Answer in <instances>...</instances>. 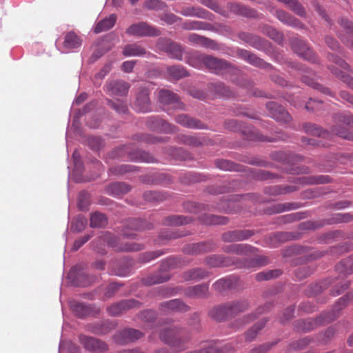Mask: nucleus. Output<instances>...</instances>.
Instances as JSON below:
<instances>
[{
    "label": "nucleus",
    "mask_w": 353,
    "mask_h": 353,
    "mask_svg": "<svg viewBox=\"0 0 353 353\" xmlns=\"http://www.w3.org/2000/svg\"><path fill=\"white\" fill-rule=\"evenodd\" d=\"M112 158L127 157L130 161L137 162L151 163L154 161V157L149 153L139 150H135L132 145H122L116 148L111 154Z\"/></svg>",
    "instance_id": "obj_1"
},
{
    "label": "nucleus",
    "mask_w": 353,
    "mask_h": 353,
    "mask_svg": "<svg viewBox=\"0 0 353 353\" xmlns=\"http://www.w3.org/2000/svg\"><path fill=\"white\" fill-rule=\"evenodd\" d=\"M175 260L174 259H168L163 261L161 265L159 272L155 274L148 276L143 279L142 281L145 285H152L158 283L166 282L170 279L168 270L171 267L175 266Z\"/></svg>",
    "instance_id": "obj_2"
},
{
    "label": "nucleus",
    "mask_w": 353,
    "mask_h": 353,
    "mask_svg": "<svg viewBox=\"0 0 353 353\" xmlns=\"http://www.w3.org/2000/svg\"><path fill=\"white\" fill-rule=\"evenodd\" d=\"M336 123H341L343 125H334L332 128V132L345 139H353V134L347 131L345 125L353 126V115L350 114H337L334 117Z\"/></svg>",
    "instance_id": "obj_3"
},
{
    "label": "nucleus",
    "mask_w": 353,
    "mask_h": 353,
    "mask_svg": "<svg viewBox=\"0 0 353 353\" xmlns=\"http://www.w3.org/2000/svg\"><path fill=\"white\" fill-rule=\"evenodd\" d=\"M197 59L212 72L222 74L225 72L230 68L229 63L224 60L208 56L199 54Z\"/></svg>",
    "instance_id": "obj_4"
},
{
    "label": "nucleus",
    "mask_w": 353,
    "mask_h": 353,
    "mask_svg": "<svg viewBox=\"0 0 353 353\" xmlns=\"http://www.w3.org/2000/svg\"><path fill=\"white\" fill-rule=\"evenodd\" d=\"M126 33L134 37H158L161 32L157 28L148 24L146 22H139L131 25L127 30Z\"/></svg>",
    "instance_id": "obj_5"
},
{
    "label": "nucleus",
    "mask_w": 353,
    "mask_h": 353,
    "mask_svg": "<svg viewBox=\"0 0 353 353\" xmlns=\"http://www.w3.org/2000/svg\"><path fill=\"white\" fill-rule=\"evenodd\" d=\"M105 241L116 251L134 252L141 250L144 248L143 244L120 242L117 237L110 233H106L105 234Z\"/></svg>",
    "instance_id": "obj_6"
},
{
    "label": "nucleus",
    "mask_w": 353,
    "mask_h": 353,
    "mask_svg": "<svg viewBox=\"0 0 353 353\" xmlns=\"http://www.w3.org/2000/svg\"><path fill=\"white\" fill-rule=\"evenodd\" d=\"M266 108L270 116L278 121L288 123L292 120L289 113L283 107L274 101L267 103Z\"/></svg>",
    "instance_id": "obj_7"
},
{
    "label": "nucleus",
    "mask_w": 353,
    "mask_h": 353,
    "mask_svg": "<svg viewBox=\"0 0 353 353\" xmlns=\"http://www.w3.org/2000/svg\"><path fill=\"white\" fill-rule=\"evenodd\" d=\"M293 51L304 59L314 61L315 55L307 44L299 39H294L291 43Z\"/></svg>",
    "instance_id": "obj_8"
},
{
    "label": "nucleus",
    "mask_w": 353,
    "mask_h": 353,
    "mask_svg": "<svg viewBox=\"0 0 353 353\" xmlns=\"http://www.w3.org/2000/svg\"><path fill=\"white\" fill-rule=\"evenodd\" d=\"M140 303L134 299H126L112 304L108 308V313L112 316H119L123 311L139 307Z\"/></svg>",
    "instance_id": "obj_9"
},
{
    "label": "nucleus",
    "mask_w": 353,
    "mask_h": 353,
    "mask_svg": "<svg viewBox=\"0 0 353 353\" xmlns=\"http://www.w3.org/2000/svg\"><path fill=\"white\" fill-rule=\"evenodd\" d=\"M79 341L83 347L90 351L103 352L107 350V345L104 342L94 337L81 335Z\"/></svg>",
    "instance_id": "obj_10"
},
{
    "label": "nucleus",
    "mask_w": 353,
    "mask_h": 353,
    "mask_svg": "<svg viewBox=\"0 0 353 353\" xmlns=\"http://www.w3.org/2000/svg\"><path fill=\"white\" fill-rule=\"evenodd\" d=\"M157 96L158 101L163 110L169 112L170 110L168 107L172 106L174 111L176 98L174 92L168 89H161L158 92Z\"/></svg>",
    "instance_id": "obj_11"
},
{
    "label": "nucleus",
    "mask_w": 353,
    "mask_h": 353,
    "mask_svg": "<svg viewBox=\"0 0 353 353\" xmlns=\"http://www.w3.org/2000/svg\"><path fill=\"white\" fill-rule=\"evenodd\" d=\"M142 336L143 334L140 331L132 328H128L117 332L114 335V340L119 343H126L129 341H133L139 339Z\"/></svg>",
    "instance_id": "obj_12"
},
{
    "label": "nucleus",
    "mask_w": 353,
    "mask_h": 353,
    "mask_svg": "<svg viewBox=\"0 0 353 353\" xmlns=\"http://www.w3.org/2000/svg\"><path fill=\"white\" fill-rule=\"evenodd\" d=\"M130 85L123 81H112L107 83L106 91L110 95L123 96L129 90Z\"/></svg>",
    "instance_id": "obj_13"
},
{
    "label": "nucleus",
    "mask_w": 353,
    "mask_h": 353,
    "mask_svg": "<svg viewBox=\"0 0 353 353\" xmlns=\"http://www.w3.org/2000/svg\"><path fill=\"white\" fill-rule=\"evenodd\" d=\"M209 285L202 283L194 286L188 287L183 290L184 294L192 299H203L208 296Z\"/></svg>",
    "instance_id": "obj_14"
},
{
    "label": "nucleus",
    "mask_w": 353,
    "mask_h": 353,
    "mask_svg": "<svg viewBox=\"0 0 353 353\" xmlns=\"http://www.w3.org/2000/svg\"><path fill=\"white\" fill-rule=\"evenodd\" d=\"M70 307L75 315L79 318H84L97 312V310L90 305L75 301L70 302Z\"/></svg>",
    "instance_id": "obj_15"
},
{
    "label": "nucleus",
    "mask_w": 353,
    "mask_h": 353,
    "mask_svg": "<svg viewBox=\"0 0 353 353\" xmlns=\"http://www.w3.org/2000/svg\"><path fill=\"white\" fill-rule=\"evenodd\" d=\"M134 105L139 112H147L151 110L148 90L143 89L139 92Z\"/></svg>",
    "instance_id": "obj_16"
},
{
    "label": "nucleus",
    "mask_w": 353,
    "mask_h": 353,
    "mask_svg": "<svg viewBox=\"0 0 353 353\" xmlns=\"http://www.w3.org/2000/svg\"><path fill=\"white\" fill-rule=\"evenodd\" d=\"M152 225L148 224L145 225V222L139 219H131L129 220L125 225V228L123 230V236L129 238H134L135 234L131 233L130 230H141L144 229H150Z\"/></svg>",
    "instance_id": "obj_17"
},
{
    "label": "nucleus",
    "mask_w": 353,
    "mask_h": 353,
    "mask_svg": "<svg viewBox=\"0 0 353 353\" xmlns=\"http://www.w3.org/2000/svg\"><path fill=\"white\" fill-rule=\"evenodd\" d=\"M157 48L159 50L165 52L172 58H175L176 57V46L169 39H159L157 43Z\"/></svg>",
    "instance_id": "obj_18"
},
{
    "label": "nucleus",
    "mask_w": 353,
    "mask_h": 353,
    "mask_svg": "<svg viewBox=\"0 0 353 353\" xmlns=\"http://www.w3.org/2000/svg\"><path fill=\"white\" fill-rule=\"evenodd\" d=\"M122 53L125 57H143L150 54L144 47L137 43L125 46Z\"/></svg>",
    "instance_id": "obj_19"
},
{
    "label": "nucleus",
    "mask_w": 353,
    "mask_h": 353,
    "mask_svg": "<svg viewBox=\"0 0 353 353\" xmlns=\"http://www.w3.org/2000/svg\"><path fill=\"white\" fill-rule=\"evenodd\" d=\"M223 250L225 252L235 253L236 254L246 255L252 254L254 251V248L247 244H234L226 245L223 248Z\"/></svg>",
    "instance_id": "obj_20"
},
{
    "label": "nucleus",
    "mask_w": 353,
    "mask_h": 353,
    "mask_svg": "<svg viewBox=\"0 0 353 353\" xmlns=\"http://www.w3.org/2000/svg\"><path fill=\"white\" fill-rule=\"evenodd\" d=\"M210 315L212 318L218 321L225 320L228 317L231 316L230 314L229 303H228L224 305L214 307L210 310Z\"/></svg>",
    "instance_id": "obj_21"
},
{
    "label": "nucleus",
    "mask_w": 353,
    "mask_h": 353,
    "mask_svg": "<svg viewBox=\"0 0 353 353\" xmlns=\"http://www.w3.org/2000/svg\"><path fill=\"white\" fill-rule=\"evenodd\" d=\"M250 236L251 233L249 231L234 230L223 233L222 239L225 242H232L246 239Z\"/></svg>",
    "instance_id": "obj_22"
},
{
    "label": "nucleus",
    "mask_w": 353,
    "mask_h": 353,
    "mask_svg": "<svg viewBox=\"0 0 353 353\" xmlns=\"http://www.w3.org/2000/svg\"><path fill=\"white\" fill-rule=\"evenodd\" d=\"M341 26L344 29L345 34H347V39L345 37L340 35L343 42L346 43L347 45L353 48V23L347 19L341 18L339 21Z\"/></svg>",
    "instance_id": "obj_23"
},
{
    "label": "nucleus",
    "mask_w": 353,
    "mask_h": 353,
    "mask_svg": "<svg viewBox=\"0 0 353 353\" xmlns=\"http://www.w3.org/2000/svg\"><path fill=\"white\" fill-rule=\"evenodd\" d=\"M238 279L236 277L221 279L216 281L213 286L219 292L236 288Z\"/></svg>",
    "instance_id": "obj_24"
},
{
    "label": "nucleus",
    "mask_w": 353,
    "mask_h": 353,
    "mask_svg": "<svg viewBox=\"0 0 353 353\" xmlns=\"http://www.w3.org/2000/svg\"><path fill=\"white\" fill-rule=\"evenodd\" d=\"M81 38L74 32H68L64 38L63 47L68 50L77 49L81 46Z\"/></svg>",
    "instance_id": "obj_25"
},
{
    "label": "nucleus",
    "mask_w": 353,
    "mask_h": 353,
    "mask_svg": "<svg viewBox=\"0 0 353 353\" xmlns=\"http://www.w3.org/2000/svg\"><path fill=\"white\" fill-rule=\"evenodd\" d=\"M178 123L189 128L203 129L205 128L204 124L200 121L183 114H178Z\"/></svg>",
    "instance_id": "obj_26"
},
{
    "label": "nucleus",
    "mask_w": 353,
    "mask_h": 353,
    "mask_svg": "<svg viewBox=\"0 0 353 353\" xmlns=\"http://www.w3.org/2000/svg\"><path fill=\"white\" fill-rule=\"evenodd\" d=\"M107 192L110 194L118 196L128 192L130 187L125 183H113L107 188Z\"/></svg>",
    "instance_id": "obj_27"
},
{
    "label": "nucleus",
    "mask_w": 353,
    "mask_h": 353,
    "mask_svg": "<svg viewBox=\"0 0 353 353\" xmlns=\"http://www.w3.org/2000/svg\"><path fill=\"white\" fill-rule=\"evenodd\" d=\"M116 20V15L111 14L110 17L98 22L94 29V32L97 34L110 30L114 26Z\"/></svg>",
    "instance_id": "obj_28"
},
{
    "label": "nucleus",
    "mask_w": 353,
    "mask_h": 353,
    "mask_svg": "<svg viewBox=\"0 0 353 353\" xmlns=\"http://www.w3.org/2000/svg\"><path fill=\"white\" fill-rule=\"evenodd\" d=\"M239 55L243 59H245L248 63H250V64H252L254 66L264 68L266 65V63L262 59H261L260 58L257 57L256 55L252 54L251 52H250L247 50H241L239 51Z\"/></svg>",
    "instance_id": "obj_29"
},
{
    "label": "nucleus",
    "mask_w": 353,
    "mask_h": 353,
    "mask_svg": "<svg viewBox=\"0 0 353 353\" xmlns=\"http://www.w3.org/2000/svg\"><path fill=\"white\" fill-rule=\"evenodd\" d=\"M208 272L202 268H193L184 273V279L187 281H197L208 276Z\"/></svg>",
    "instance_id": "obj_30"
},
{
    "label": "nucleus",
    "mask_w": 353,
    "mask_h": 353,
    "mask_svg": "<svg viewBox=\"0 0 353 353\" xmlns=\"http://www.w3.org/2000/svg\"><path fill=\"white\" fill-rule=\"evenodd\" d=\"M207 263L212 267L229 266L234 263L230 258H225L221 255H214L207 259Z\"/></svg>",
    "instance_id": "obj_31"
},
{
    "label": "nucleus",
    "mask_w": 353,
    "mask_h": 353,
    "mask_svg": "<svg viewBox=\"0 0 353 353\" xmlns=\"http://www.w3.org/2000/svg\"><path fill=\"white\" fill-rule=\"evenodd\" d=\"M304 131L311 135L323 137L327 138L330 136V132L323 130L318 125L313 123H305L303 125Z\"/></svg>",
    "instance_id": "obj_32"
},
{
    "label": "nucleus",
    "mask_w": 353,
    "mask_h": 353,
    "mask_svg": "<svg viewBox=\"0 0 353 353\" xmlns=\"http://www.w3.org/2000/svg\"><path fill=\"white\" fill-rule=\"evenodd\" d=\"M328 69L332 74H334L336 77L345 83L348 88L353 90V77L345 74L342 71L339 70L334 65L329 66Z\"/></svg>",
    "instance_id": "obj_33"
},
{
    "label": "nucleus",
    "mask_w": 353,
    "mask_h": 353,
    "mask_svg": "<svg viewBox=\"0 0 353 353\" xmlns=\"http://www.w3.org/2000/svg\"><path fill=\"white\" fill-rule=\"evenodd\" d=\"M201 221L206 225H223L227 223L228 219L224 216L213 214H204L201 217Z\"/></svg>",
    "instance_id": "obj_34"
},
{
    "label": "nucleus",
    "mask_w": 353,
    "mask_h": 353,
    "mask_svg": "<svg viewBox=\"0 0 353 353\" xmlns=\"http://www.w3.org/2000/svg\"><path fill=\"white\" fill-rule=\"evenodd\" d=\"M228 8L234 13L243 15L248 17H254V11L245 6H241L236 3H230Z\"/></svg>",
    "instance_id": "obj_35"
},
{
    "label": "nucleus",
    "mask_w": 353,
    "mask_h": 353,
    "mask_svg": "<svg viewBox=\"0 0 353 353\" xmlns=\"http://www.w3.org/2000/svg\"><path fill=\"white\" fill-rule=\"evenodd\" d=\"M301 79L303 83L311 86L314 89L318 90L325 94L332 96V92L329 88H325L319 83L314 81L313 79L310 78L307 74H303L301 77Z\"/></svg>",
    "instance_id": "obj_36"
},
{
    "label": "nucleus",
    "mask_w": 353,
    "mask_h": 353,
    "mask_svg": "<svg viewBox=\"0 0 353 353\" xmlns=\"http://www.w3.org/2000/svg\"><path fill=\"white\" fill-rule=\"evenodd\" d=\"M108 219L106 216L99 212L92 213L90 216V227L103 228L107 225Z\"/></svg>",
    "instance_id": "obj_37"
},
{
    "label": "nucleus",
    "mask_w": 353,
    "mask_h": 353,
    "mask_svg": "<svg viewBox=\"0 0 353 353\" xmlns=\"http://www.w3.org/2000/svg\"><path fill=\"white\" fill-rule=\"evenodd\" d=\"M175 330L170 327H165L160 333L161 339L169 345H174L176 338Z\"/></svg>",
    "instance_id": "obj_38"
},
{
    "label": "nucleus",
    "mask_w": 353,
    "mask_h": 353,
    "mask_svg": "<svg viewBox=\"0 0 353 353\" xmlns=\"http://www.w3.org/2000/svg\"><path fill=\"white\" fill-rule=\"evenodd\" d=\"M228 303L231 316L244 312L249 305L247 301H232Z\"/></svg>",
    "instance_id": "obj_39"
},
{
    "label": "nucleus",
    "mask_w": 353,
    "mask_h": 353,
    "mask_svg": "<svg viewBox=\"0 0 353 353\" xmlns=\"http://www.w3.org/2000/svg\"><path fill=\"white\" fill-rule=\"evenodd\" d=\"M263 32L268 35L269 37L276 41V42H281L283 40V35L275 28L270 26H264L263 28Z\"/></svg>",
    "instance_id": "obj_40"
},
{
    "label": "nucleus",
    "mask_w": 353,
    "mask_h": 353,
    "mask_svg": "<svg viewBox=\"0 0 353 353\" xmlns=\"http://www.w3.org/2000/svg\"><path fill=\"white\" fill-rule=\"evenodd\" d=\"M165 4L161 0H145L143 8L150 10H163Z\"/></svg>",
    "instance_id": "obj_41"
},
{
    "label": "nucleus",
    "mask_w": 353,
    "mask_h": 353,
    "mask_svg": "<svg viewBox=\"0 0 353 353\" xmlns=\"http://www.w3.org/2000/svg\"><path fill=\"white\" fill-rule=\"evenodd\" d=\"M265 321L261 320L256 323L251 329L245 334V338L248 341H252L255 338L258 332L265 326Z\"/></svg>",
    "instance_id": "obj_42"
},
{
    "label": "nucleus",
    "mask_w": 353,
    "mask_h": 353,
    "mask_svg": "<svg viewBox=\"0 0 353 353\" xmlns=\"http://www.w3.org/2000/svg\"><path fill=\"white\" fill-rule=\"evenodd\" d=\"M276 16L281 22L284 23L288 24L290 26L296 25L295 19L291 15H290L288 13L285 12L283 10H276Z\"/></svg>",
    "instance_id": "obj_43"
},
{
    "label": "nucleus",
    "mask_w": 353,
    "mask_h": 353,
    "mask_svg": "<svg viewBox=\"0 0 353 353\" xmlns=\"http://www.w3.org/2000/svg\"><path fill=\"white\" fill-rule=\"evenodd\" d=\"M327 59L330 61L335 63L336 65L341 67V68L349 72H353L349 64L336 55H334V54H330L327 56Z\"/></svg>",
    "instance_id": "obj_44"
},
{
    "label": "nucleus",
    "mask_w": 353,
    "mask_h": 353,
    "mask_svg": "<svg viewBox=\"0 0 353 353\" xmlns=\"http://www.w3.org/2000/svg\"><path fill=\"white\" fill-rule=\"evenodd\" d=\"M281 274L280 270H269L267 272H262L256 275L258 281L269 280L273 278L278 277Z\"/></svg>",
    "instance_id": "obj_45"
},
{
    "label": "nucleus",
    "mask_w": 353,
    "mask_h": 353,
    "mask_svg": "<svg viewBox=\"0 0 353 353\" xmlns=\"http://www.w3.org/2000/svg\"><path fill=\"white\" fill-rule=\"evenodd\" d=\"M134 170V167L130 165H120L112 167L110 171L114 174H123Z\"/></svg>",
    "instance_id": "obj_46"
},
{
    "label": "nucleus",
    "mask_w": 353,
    "mask_h": 353,
    "mask_svg": "<svg viewBox=\"0 0 353 353\" xmlns=\"http://www.w3.org/2000/svg\"><path fill=\"white\" fill-rule=\"evenodd\" d=\"M108 104L119 113H125L128 110L126 104L120 100L116 101L108 100Z\"/></svg>",
    "instance_id": "obj_47"
},
{
    "label": "nucleus",
    "mask_w": 353,
    "mask_h": 353,
    "mask_svg": "<svg viewBox=\"0 0 353 353\" xmlns=\"http://www.w3.org/2000/svg\"><path fill=\"white\" fill-rule=\"evenodd\" d=\"M216 165L223 170H236V165L232 162L225 159L216 161Z\"/></svg>",
    "instance_id": "obj_48"
},
{
    "label": "nucleus",
    "mask_w": 353,
    "mask_h": 353,
    "mask_svg": "<svg viewBox=\"0 0 353 353\" xmlns=\"http://www.w3.org/2000/svg\"><path fill=\"white\" fill-rule=\"evenodd\" d=\"M87 225V219L83 216H79L75 221L72 224V228L75 231H82Z\"/></svg>",
    "instance_id": "obj_49"
},
{
    "label": "nucleus",
    "mask_w": 353,
    "mask_h": 353,
    "mask_svg": "<svg viewBox=\"0 0 353 353\" xmlns=\"http://www.w3.org/2000/svg\"><path fill=\"white\" fill-rule=\"evenodd\" d=\"M163 254L162 251H152V252H148L145 253H143L141 256V260L144 262L147 263L152 260H154L157 259V257L161 256Z\"/></svg>",
    "instance_id": "obj_50"
},
{
    "label": "nucleus",
    "mask_w": 353,
    "mask_h": 353,
    "mask_svg": "<svg viewBox=\"0 0 353 353\" xmlns=\"http://www.w3.org/2000/svg\"><path fill=\"white\" fill-rule=\"evenodd\" d=\"M175 234L173 232L165 231L161 232L159 235L158 238L155 240L157 244H163L164 241H167L171 239L174 238Z\"/></svg>",
    "instance_id": "obj_51"
},
{
    "label": "nucleus",
    "mask_w": 353,
    "mask_h": 353,
    "mask_svg": "<svg viewBox=\"0 0 353 353\" xmlns=\"http://www.w3.org/2000/svg\"><path fill=\"white\" fill-rule=\"evenodd\" d=\"M162 310L166 313L174 312L176 309V301L175 299L163 302L161 304Z\"/></svg>",
    "instance_id": "obj_52"
},
{
    "label": "nucleus",
    "mask_w": 353,
    "mask_h": 353,
    "mask_svg": "<svg viewBox=\"0 0 353 353\" xmlns=\"http://www.w3.org/2000/svg\"><path fill=\"white\" fill-rule=\"evenodd\" d=\"M265 262L259 261L258 260L255 259H249L246 260L243 263H239L237 264V267L239 268H254L256 266H261L264 265Z\"/></svg>",
    "instance_id": "obj_53"
},
{
    "label": "nucleus",
    "mask_w": 353,
    "mask_h": 353,
    "mask_svg": "<svg viewBox=\"0 0 353 353\" xmlns=\"http://www.w3.org/2000/svg\"><path fill=\"white\" fill-rule=\"evenodd\" d=\"M330 181V178L328 176H314L307 181L310 184H323L327 183Z\"/></svg>",
    "instance_id": "obj_54"
},
{
    "label": "nucleus",
    "mask_w": 353,
    "mask_h": 353,
    "mask_svg": "<svg viewBox=\"0 0 353 353\" xmlns=\"http://www.w3.org/2000/svg\"><path fill=\"white\" fill-rule=\"evenodd\" d=\"M90 238L91 235L86 234L83 237H81L79 239L76 240L73 244L72 250L74 251L78 250L83 244L88 241Z\"/></svg>",
    "instance_id": "obj_55"
},
{
    "label": "nucleus",
    "mask_w": 353,
    "mask_h": 353,
    "mask_svg": "<svg viewBox=\"0 0 353 353\" xmlns=\"http://www.w3.org/2000/svg\"><path fill=\"white\" fill-rule=\"evenodd\" d=\"M88 144L94 150H98L101 145V140L99 137H91L88 138Z\"/></svg>",
    "instance_id": "obj_56"
},
{
    "label": "nucleus",
    "mask_w": 353,
    "mask_h": 353,
    "mask_svg": "<svg viewBox=\"0 0 353 353\" xmlns=\"http://www.w3.org/2000/svg\"><path fill=\"white\" fill-rule=\"evenodd\" d=\"M143 196L146 201H148L150 202H152L154 201H158V200L161 199L160 194L157 192H152V191L146 192L144 193Z\"/></svg>",
    "instance_id": "obj_57"
},
{
    "label": "nucleus",
    "mask_w": 353,
    "mask_h": 353,
    "mask_svg": "<svg viewBox=\"0 0 353 353\" xmlns=\"http://www.w3.org/2000/svg\"><path fill=\"white\" fill-rule=\"evenodd\" d=\"M118 284L114 283H110L106 288V290L104 294L105 296L108 298L111 297L118 290Z\"/></svg>",
    "instance_id": "obj_58"
},
{
    "label": "nucleus",
    "mask_w": 353,
    "mask_h": 353,
    "mask_svg": "<svg viewBox=\"0 0 353 353\" xmlns=\"http://www.w3.org/2000/svg\"><path fill=\"white\" fill-rule=\"evenodd\" d=\"M321 101H314L310 99V101L305 103V108L308 111H314L319 108V107L321 105Z\"/></svg>",
    "instance_id": "obj_59"
},
{
    "label": "nucleus",
    "mask_w": 353,
    "mask_h": 353,
    "mask_svg": "<svg viewBox=\"0 0 353 353\" xmlns=\"http://www.w3.org/2000/svg\"><path fill=\"white\" fill-rule=\"evenodd\" d=\"M135 63V61H126L122 63V70L125 72H130L132 71Z\"/></svg>",
    "instance_id": "obj_60"
},
{
    "label": "nucleus",
    "mask_w": 353,
    "mask_h": 353,
    "mask_svg": "<svg viewBox=\"0 0 353 353\" xmlns=\"http://www.w3.org/2000/svg\"><path fill=\"white\" fill-rule=\"evenodd\" d=\"M343 266L345 268L346 272H353V256H351L348 259H345L342 261Z\"/></svg>",
    "instance_id": "obj_61"
},
{
    "label": "nucleus",
    "mask_w": 353,
    "mask_h": 353,
    "mask_svg": "<svg viewBox=\"0 0 353 353\" xmlns=\"http://www.w3.org/2000/svg\"><path fill=\"white\" fill-rule=\"evenodd\" d=\"M217 90L223 97H229L231 95L229 89L222 83L217 85Z\"/></svg>",
    "instance_id": "obj_62"
},
{
    "label": "nucleus",
    "mask_w": 353,
    "mask_h": 353,
    "mask_svg": "<svg viewBox=\"0 0 353 353\" xmlns=\"http://www.w3.org/2000/svg\"><path fill=\"white\" fill-rule=\"evenodd\" d=\"M327 45L332 50H337L339 48V43L332 37H327L325 38Z\"/></svg>",
    "instance_id": "obj_63"
},
{
    "label": "nucleus",
    "mask_w": 353,
    "mask_h": 353,
    "mask_svg": "<svg viewBox=\"0 0 353 353\" xmlns=\"http://www.w3.org/2000/svg\"><path fill=\"white\" fill-rule=\"evenodd\" d=\"M340 96L343 100L353 105V95L346 91H341L340 92Z\"/></svg>",
    "instance_id": "obj_64"
}]
</instances>
